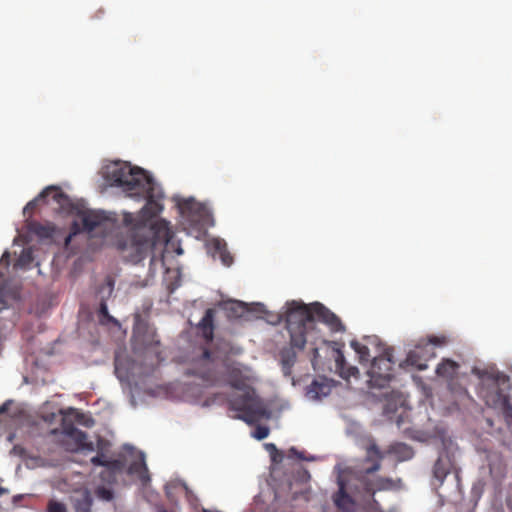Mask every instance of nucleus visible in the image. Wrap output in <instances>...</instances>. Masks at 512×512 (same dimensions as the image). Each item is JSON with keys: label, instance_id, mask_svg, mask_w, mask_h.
<instances>
[{"label": "nucleus", "instance_id": "15", "mask_svg": "<svg viewBox=\"0 0 512 512\" xmlns=\"http://www.w3.org/2000/svg\"><path fill=\"white\" fill-rule=\"evenodd\" d=\"M127 473L129 475H136L144 485L150 481L144 453L140 452L137 458L132 463H130L127 469Z\"/></svg>", "mask_w": 512, "mask_h": 512}, {"label": "nucleus", "instance_id": "9", "mask_svg": "<svg viewBox=\"0 0 512 512\" xmlns=\"http://www.w3.org/2000/svg\"><path fill=\"white\" fill-rule=\"evenodd\" d=\"M134 337L145 347L153 348L160 345V340L156 334V331L149 327V325L143 321L139 314L135 316V324L133 327Z\"/></svg>", "mask_w": 512, "mask_h": 512}, {"label": "nucleus", "instance_id": "6", "mask_svg": "<svg viewBox=\"0 0 512 512\" xmlns=\"http://www.w3.org/2000/svg\"><path fill=\"white\" fill-rule=\"evenodd\" d=\"M477 374L480 378H487L492 381L491 391H487L484 394L486 404L489 407L502 411L505 417H512V405L509 395L499 387L500 384L508 382V377L500 372L478 371Z\"/></svg>", "mask_w": 512, "mask_h": 512}, {"label": "nucleus", "instance_id": "20", "mask_svg": "<svg viewBox=\"0 0 512 512\" xmlns=\"http://www.w3.org/2000/svg\"><path fill=\"white\" fill-rule=\"evenodd\" d=\"M459 364L451 359H443L436 368V374L447 380H453L459 370Z\"/></svg>", "mask_w": 512, "mask_h": 512}, {"label": "nucleus", "instance_id": "33", "mask_svg": "<svg viewBox=\"0 0 512 512\" xmlns=\"http://www.w3.org/2000/svg\"><path fill=\"white\" fill-rule=\"evenodd\" d=\"M446 342H447V340H446V337H444V336H441V337H439V336H429L427 341H424V340L420 341V343H422V345H426V349L428 351H431L429 349V345L432 344V345H436V346H442V345H445Z\"/></svg>", "mask_w": 512, "mask_h": 512}, {"label": "nucleus", "instance_id": "8", "mask_svg": "<svg viewBox=\"0 0 512 512\" xmlns=\"http://www.w3.org/2000/svg\"><path fill=\"white\" fill-rule=\"evenodd\" d=\"M78 219L82 224V230L92 232L99 230L103 236L112 232L115 228L116 221L104 211L98 210H83L78 213Z\"/></svg>", "mask_w": 512, "mask_h": 512}, {"label": "nucleus", "instance_id": "21", "mask_svg": "<svg viewBox=\"0 0 512 512\" xmlns=\"http://www.w3.org/2000/svg\"><path fill=\"white\" fill-rule=\"evenodd\" d=\"M386 453L395 456L400 462L410 460L414 456L412 447L400 442L391 444Z\"/></svg>", "mask_w": 512, "mask_h": 512}, {"label": "nucleus", "instance_id": "23", "mask_svg": "<svg viewBox=\"0 0 512 512\" xmlns=\"http://www.w3.org/2000/svg\"><path fill=\"white\" fill-rule=\"evenodd\" d=\"M92 505L93 497L88 490H85L81 497L75 501V512H91Z\"/></svg>", "mask_w": 512, "mask_h": 512}, {"label": "nucleus", "instance_id": "28", "mask_svg": "<svg viewBox=\"0 0 512 512\" xmlns=\"http://www.w3.org/2000/svg\"><path fill=\"white\" fill-rule=\"evenodd\" d=\"M215 248L219 252L222 263L226 266H230L233 262V257L226 250V244L221 243L220 241H216Z\"/></svg>", "mask_w": 512, "mask_h": 512}, {"label": "nucleus", "instance_id": "42", "mask_svg": "<svg viewBox=\"0 0 512 512\" xmlns=\"http://www.w3.org/2000/svg\"><path fill=\"white\" fill-rule=\"evenodd\" d=\"M6 308V302L4 300V296H3V293L2 291L0 290V312Z\"/></svg>", "mask_w": 512, "mask_h": 512}, {"label": "nucleus", "instance_id": "13", "mask_svg": "<svg viewBox=\"0 0 512 512\" xmlns=\"http://www.w3.org/2000/svg\"><path fill=\"white\" fill-rule=\"evenodd\" d=\"M50 194L52 195V200L61 206L68 202V197L59 188L51 186L44 189L37 198L28 202L24 208V213L32 211L39 201L44 200Z\"/></svg>", "mask_w": 512, "mask_h": 512}, {"label": "nucleus", "instance_id": "41", "mask_svg": "<svg viewBox=\"0 0 512 512\" xmlns=\"http://www.w3.org/2000/svg\"><path fill=\"white\" fill-rule=\"evenodd\" d=\"M9 257H10L9 253H8V252H5V253L2 255V257H1V263H5V264H6V266H8V265H9Z\"/></svg>", "mask_w": 512, "mask_h": 512}, {"label": "nucleus", "instance_id": "17", "mask_svg": "<svg viewBox=\"0 0 512 512\" xmlns=\"http://www.w3.org/2000/svg\"><path fill=\"white\" fill-rule=\"evenodd\" d=\"M214 316L215 310L209 308L198 324V329L206 342H212L214 338Z\"/></svg>", "mask_w": 512, "mask_h": 512}, {"label": "nucleus", "instance_id": "14", "mask_svg": "<svg viewBox=\"0 0 512 512\" xmlns=\"http://www.w3.org/2000/svg\"><path fill=\"white\" fill-rule=\"evenodd\" d=\"M63 433L75 442L77 448H85L87 444V435L85 432L76 428L69 416H65L62 421Z\"/></svg>", "mask_w": 512, "mask_h": 512}, {"label": "nucleus", "instance_id": "12", "mask_svg": "<svg viewBox=\"0 0 512 512\" xmlns=\"http://www.w3.org/2000/svg\"><path fill=\"white\" fill-rule=\"evenodd\" d=\"M335 386V382L324 376H318L312 383L307 387L306 395L313 400H319L322 397H326L331 393L332 388Z\"/></svg>", "mask_w": 512, "mask_h": 512}, {"label": "nucleus", "instance_id": "46", "mask_svg": "<svg viewBox=\"0 0 512 512\" xmlns=\"http://www.w3.org/2000/svg\"><path fill=\"white\" fill-rule=\"evenodd\" d=\"M177 253H178V254H182V253H183L182 249H181V248H179V249L177 250Z\"/></svg>", "mask_w": 512, "mask_h": 512}, {"label": "nucleus", "instance_id": "29", "mask_svg": "<svg viewBox=\"0 0 512 512\" xmlns=\"http://www.w3.org/2000/svg\"><path fill=\"white\" fill-rule=\"evenodd\" d=\"M229 314L233 317H241L247 311L246 304L234 301L231 302L229 307L227 308Z\"/></svg>", "mask_w": 512, "mask_h": 512}, {"label": "nucleus", "instance_id": "31", "mask_svg": "<svg viewBox=\"0 0 512 512\" xmlns=\"http://www.w3.org/2000/svg\"><path fill=\"white\" fill-rule=\"evenodd\" d=\"M99 315L101 317V322H103V323H113V324L118 323V321L109 314L108 307L105 302L100 303Z\"/></svg>", "mask_w": 512, "mask_h": 512}, {"label": "nucleus", "instance_id": "38", "mask_svg": "<svg viewBox=\"0 0 512 512\" xmlns=\"http://www.w3.org/2000/svg\"><path fill=\"white\" fill-rule=\"evenodd\" d=\"M195 202L192 199L184 200L182 203H180L179 207L180 209L185 212L188 210H191Z\"/></svg>", "mask_w": 512, "mask_h": 512}, {"label": "nucleus", "instance_id": "4", "mask_svg": "<svg viewBox=\"0 0 512 512\" xmlns=\"http://www.w3.org/2000/svg\"><path fill=\"white\" fill-rule=\"evenodd\" d=\"M172 236L169 222L161 219L155 221L150 227L145 224L135 225L125 239L117 241V248L124 253V258L133 264L151 256L150 266H153L156 261L163 263V259H158L154 254L156 246L166 245Z\"/></svg>", "mask_w": 512, "mask_h": 512}, {"label": "nucleus", "instance_id": "19", "mask_svg": "<svg viewBox=\"0 0 512 512\" xmlns=\"http://www.w3.org/2000/svg\"><path fill=\"white\" fill-rule=\"evenodd\" d=\"M489 471L492 479L495 482H501L506 476V463L499 455L489 457Z\"/></svg>", "mask_w": 512, "mask_h": 512}, {"label": "nucleus", "instance_id": "1", "mask_svg": "<svg viewBox=\"0 0 512 512\" xmlns=\"http://www.w3.org/2000/svg\"><path fill=\"white\" fill-rule=\"evenodd\" d=\"M383 457L379 447L372 443L367 447L365 458V462L373 463L372 466L367 468H347L339 474L337 480L339 490L333 497L338 509L344 512L353 510L355 501L348 492L356 497L373 496L376 491L390 490L395 487V483L391 478L370 477L380 470V461Z\"/></svg>", "mask_w": 512, "mask_h": 512}, {"label": "nucleus", "instance_id": "10", "mask_svg": "<svg viewBox=\"0 0 512 512\" xmlns=\"http://www.w3.org/2000/svg\"><path fill=\"white\" fill-rule=\"evenodd\" d=\"M313 321L315 318L326 324L332 332H343L345 330L340 318L319 302L312 303Z\"/></svg>", "mask_w": 512, "mask_h": 512}, {"label": "nucleus", "instance_id": "44", "mask_svg": "<svg viewBox=\"0 0 512 512\" xmlns=\"http://www.w3.org/2000/svg\"><path fill=\"white\" fill-rule=\"evenodd\" d=\"M6 492H7V490L0 486V495L5 494Z\"/></svg>", "mask_w": 512, "mask_h": 512}, {"label": "nucleus", "instance_id": "45", "mask_svg": "<svg viewBox=\"0 0 512 512\" xmlns=\"http://www.w3.org/2000/svg\"><path fill=\"white\" fill-rule=\"evenodd\" d=\"M313 352H314V355L316 356L318 354V348L317 347H314L313 348Z\"/></svg>", "mask_w": 512, "mask_h": 512}, {"label": "nucleus", "instance_id": "2", "mask_svg": "<svg viewBox=\"0 0 512 512\" xmlns=\"http://www.w3.org/2000/svg\"><path fill=\"white\" fill-rule=\"evenodd\" d=\"M105 177L111 185L121 187L129 197L146 199L140 212L143 221L156 217L162 211L160 200L163 194L142 168L133 167L127 162H114L106 167Z\"/></svg>", "mask_w": 512, "mask_h": 512}, {"label": "nucleus", "instance_id": "26", "mask_svg": "<svg viewBox=\"0 0 512 512\" xmlns=\"http://www.w3.org/2000/svg\"><path fill=\"white\" fill-rule=\"evenodd\" d=\"M351 347L354 349V351L358 354L359 356V361L361 363H367L370 361V351H369V348L362 344V343H359L357 341H352L351 342Z\"/></svg>", "mask_w": 512, "mask_h": 512}, {"label": "nucleus", "instance_id": "3", "mask_svg": "<svg viewBox=\"0 0 512 512\" xmlns=\"http://www.w3.org/2000/svg\"><path fill=\"white\" fill-rule=\"evenodd\" d=\"M286 329L290 335V344L299 350L304 349L309 339H312V333L316 329L313 321L312 304L306 305L297 301H291L286 304L284 312ZM313 345L317 342L330 344L335 351V366L339 375L348 380L350 377H357L359 370L355 366L347 364L342 352L343 344L338 342H328L323 338L315 337L310 340Z\"/></svg>", "mask_w": 512, "mask_h": 512}, {"label": "nucleus", "instance_id": "39", "mask_svg": "<svg viewBox=\"0 0 512 512\" xmlns=\"http://www.w3.org/2000/svg\"><path fill=\"white\" fill-rule=\"evenodd\" d=\"M289 456L290 457H295V458H298V459H304L303 457V453L302 452H299L296 448L292 447L289 449Z\"/></svg>", "mask_w": 512, "mask_h": 512}, {"label": "nucleus", "instance_id": "22", "mask_svg": "<svg viewBox=\"0 0 512 512\" xmlns=\"http://www.w3.org/2000/svg\"><path fill=\"white\" fill-rule=\"evenodd\" d=\"M27 226L29 232L35 234L40 239H51L55 232L52 225L41 224L37 221H30Z\"/></svg>", "mask_w": 512, "mask_h": 512}, {"label": "nucleus", "instance_id": "25", "mask_svg": "<svg viewBox=\"0 0 512 512\" xmlns=\"http://www.w3.org/2000/svg\"><path fill=\"white\" fill-rule=\"evenodd\" d=\"M290 346H292V345L290 344ZM294 349H295L294 347H290L288 349H283L281 351V362H282L284 370H290L291 367L296 362L297 354ZM296 349L299 350L298 348H296Z\"/></svg>", "mask_w": 512, "mask_h": 512}, {"label": "nucleus", "instance_id": "34", "mask_svg": "<svg viewBox=\"0 0 512 512\" xmlns=\"http://www.w3.org/2000/svg\"><path fill=\"white\" fill-rule=\"evenodd\" d=\"M95 494L98 498L104 501H111L114 497L113 491L106 487L100 486L95 490Z\"/></svg>", "mask_w": 512, "mask_h": 512}, {"label": "nucleus", "instance_id": "18", "mask_svg": "<svg viewBox=\"0 0 512 512\" xmlns=\"http://www.w3.org/2000/svg\"><path fill=\"white\" fill-rule=\"evenodd\" d=\"M452 469V462L449 456H439L433 467V477L437 481L436 486H441L446 476Z\"/></svg>", "mask_w": 512, "mask_h": 512}, {"label": "nucleus", "instance_id": "5", "mask_svg": "<svg viewBox=\"0 0 512 512\" xmlns=\"http://www.w3.org/2000/svg\"><path fill=\"white\" fill-rule=\"evenodd\" d=\"M229 384L232 388L242 392L241 395H232L229 399L230 408L241 412L238 419L252 425L264 417H269V412L256 395L255 389L249 385L248 379L240 372L233 371L229 375Z\"/></svg>", "mask_w": 512, "mask_h": 512}, {"label": "nucleus", "instance_id": "36", "mask_svg": "<svg viewBox=\"0 0 512 512\" xmlns=\"http://www.w3.org/2000/svg\"><path fill=\"white\" fill-rule=\"evenodd\" d=\"M269 428L263 425H257L254 432L252 433L253 437L258 440H263L269 435Z\"/></svg>", "mask_w": 512, "mask_h": 512}, {"label": "nucleus", "instance_id": "35", "mask_svg": "<svg viewBox=\"0 0 512 512\" xmlns=\"http://www.w3.org/2000/svg\"><path fill=\"white\" fill-rule=\"evenodd\" d=\"M47 512H68L64 503L57 500H50L47 504Z\"/></svg>", "mask_w": 512, "mask_h": 512}, {"label": "nucleus", "instance_id": "27", "mask_svg": "<svg viewBox=\"0 0 512 512\" xmlns=\"http://www.w3.org/2000/svg\"><path fill=\"white\" fill-rule=\"evenodd\" d=\"M34 260L33 257V251L31 248H25L23 249L22 253L20 254L19 258L17 259L15 263V267L18 268H26L28 267Z\"/></svg>", "mask_w": 512, "mask_h": 512}, {"label": "nucleus", "instance_id": "16", "mask_svg": "<svg viewBox=\"0 0 512 512\" xmlns=\"http://www.w3.org/2000/svg\"><path fill=\"white\" fill-rule=\"evenodd\" d=\"M212 362V354L209 349H204L201 357L198 359L197 363L200 365L199 369L189 368L187 370V375L198 376L203 380L210 379V370L209 366Z\"/></svg>", "mask_w": 512, "mask_h": 512}, {"label": "nucleus", "instance_id": "43", "mask_svg": "<svg viewBox=\"0 0 512 512\" xmlns=\"http://www.w3.org/2000/svg\"><path fill=\"white\" fill-rule=\"evenodd\" d=\"M8 410V404L4 403L0 406V414L5 413Z\"/></svg>", "mask_w": 512, "mask_h": 512}, {"label": "nucleus", "instance_id": "24", "mask_svg": "<svg viewBox=\"0 0 512 512\" xmlns=\"http://www.w3.org/2000/svg\"><path fill=\"white\" fill-rule=\"evenodd\" d=\"M126 467V460L124 457H120L113 460H108L106 464V469L111 475L113 479H115L116 475L122 473Z\"/></svg>", "mask_w": 512, "mask_h": 512}, {"label": "nucleus", "instance_id": "7", "mask_svg": "<svg viewBox=\"0 0 512 512\" xmlns=\"http://www.w3.org/2000/svg\"><path fill=\"white\" fill-rule=\"evenodd\" d=\"M393 365L392 348H385L380 355L373 357L368 371L370 386L375 388L386 387L393 378Z\"/></svg>", "mask_w": 512, "mask_h": 512}, {"label": "nucleus", "instance_id": "37", "mask_svg": "<svg viewBox=\"0 0 512 512\" xmlns=\"http://www.w3.org/2000/svg\"><path fill=\"white\" fill-rule=\"evenodd\" d=\"M108 462V459L104 454H98L91 458V463L96 466H103L106 467V464Z\"/></svg>", "mask_w": 512, "mask_h": 512}, {"label": "nucleus", "instance_id": "30", "mask_svg": "<svg viewBox=\"0 0 512 512\" xmlns=\"http://www.w3.org/2000/svg\"><path fill=\"white\" fill-rule=\"evenodd\" d=\"M70 415L73 416V420L78 424L84 425L86 427H92L94 425V420L91 417L77 410H72Z\"/></svg>", "mask_w": 512, "mask_h": 512}, {"label": "nucleus", "instance_id": "40", "mask_svg": "<svg viewBox=\"0 0 512 512\" xmlns=\"http://www.w3.org/2000/svg\"><path fill=\"white\" fill-rule=\"evenodd\" d=\"M133 221H134V216H133V214H131V213H126V214L124 215V222H125V224H127V225H133Z\"/></svg>", "mask_w": 512, "mask_h": 512}, {"label": "nucleus", "instance_id": "32", "mask_svg": "<svg viewBox=\"0 0 512 512\" xmlns=\"http://www.w3.org/2000/svg\"><path fill=\"white\" fill-rule=\"evenodd\" d=\"M265 447H266L267 451H269L271 459H272L273 462H275V463L282 462V460L284 458V454H283L282 451L277 449L275 444L267 443L265 445Z\"/></svg>", "mask_w": 512, "mask_h": 512}, {"label": "nucleus", "instance_id": "47", "mask_svg": "<svg viewBox=\"0 0 512 512\" xmlns=\"http://www.w3.org/2000/svg\"><path fill=\"white\" fill-rule=\"evenodd\" d=\"M159 512H167L166 510H160Z\"/></svg>", "mask_w": 512, "mask_h": 512}, {"label": "nucleus", "instance_id": "11", "mask_svg": "<svg viewBox=\"0 0 512 512\" xmlns=\"http://www.w3.org/2000/svg\"><path fill=\"white\" fill-rule=\"evenodd\" d=\"M433 357H435V353L428 351L426 345H422V343L419 342L414 350L409 351L404 364L414 367L419 371H423L428 368L427 361Z\"/></svg>", "mask_w": 512, "mask_h": 512}]
</instances>
